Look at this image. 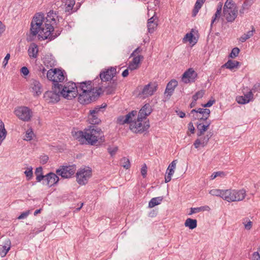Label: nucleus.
Wrapping results in <instances>:
<instances>
[{
    "mask_svg": "<svg viewBox=\"0 0 260 260\" xmlns=\"http://www.w3.org/2000/svg\"><path fill=\"white\" fill-rule=\"evenodd\" d=\"M206 208H209L208 206H203L198 208H191L190 209V214L199 212L202 210L206 209Z\"/></svg>",
    "mask_w": 260,
    "mask_h": 260,
    "instance_id": "obj_47",
    "label": "nucleus"
},
{
    "mask_svg": "<svg viewBox=\"0 0 260 260\" xmlns=\"http://www.w3.org/2000/svg\"><path fill=\"white\" fill-rule=\"evenodd\" d=\"M166 173L167 174V175H166L165 176V182L168 183V182H170L171 180L172 176L174 173V169H167Z\"/></svg>",
    "mask_w": 260,
    "mask_h": 260,
    "instance_id": "obj_41",
    "label": "nucleus"
},
{
    "mask_svg": "<svg viewBox=\"0 0 260 260\" xmlns=\"http://www.w3.org/2000/svg\"><path fill=\"white\" fill-rule=\"evenodd\" d=\"M60 32L61 31L58 30L54 31L52 24L46 23L45 27H42V30L39 34V39L52 40L58 37Z\"/></svg>",
    "mask_w": 260,
    "mask_h": 260,
    "instance_id": "obj_6",
    "label": "nucleus"
},
{
    "mask_svg": "<svg viewBox=\"0 0 260 260\" xmlns=\"http://www.w3.org/2000/svg\"><path fill=\"white\" fill-rule=\"evenodd\" d=\"M101 108L96 107L93 110H90L88 115V121L89 123L92 124H97L101 122V119L99 118V113Z\"/></svg>",
    "mask_w": 260,
    "mask_h": 260,
    "instance_id": "obj_18",
    "label": "nucleus"
},
{
    "mask_svg": "<svg viewBox=\"0 0 260 260\" xmlns=\"http://www.w3.org/2000/svg\"><path fill=\"white\" fill-rule=\"evenodd\" d=\"M147 168L146 165L145 164H144L143 165V166L142 167L141 170V173L142 176L143 177V178H145L147 175Z\"/></svg>",
    "mask_w": 260,
    "mask_h": 260,
    "instance_id": "obj_60",
    "label": "nucleus"
},
{
    "mask_svg": "<svg viewBox=\"0 0 260 260\" xmlns=\"http://www.w3.org/2000/svg\"><path fill=\"white\" fill-rule=\"evenodd\" d=\"M39 69L38 70H39V73H38V75L41 78H42V79L45 78L46 77H47V73H46V70L42 65L39 66Z\"/></svg>",
    "mask_w": 260,
    "mask_h": 260,
    "instance_id": "obj_44",
    "label": "nucleus"
},
{
    "mask_svg": "<svg viewBox=\"0 0 260 260\" xmlns=\"http://www.w3.org/2000/svg\"><path fill=\"white\" fill-rule=\"evenodd\" d=\"M240 64V62L236 60H229L223 66L226 68L233 70L235 68H237Z\"/></svg>",
    "mask_w": 260,
    "mask_h": 260,
    "instance_id": "obj_32",
    "label": "nucleus"
},
{
    "mask_svg": "<svg viewBox=\"0 0 260 260\" xmlns=\"http://www.w3.org/2000/svg\"><path fill=\"white\" fill-rule=\"evenodd\" d=\"M256 0H245L243 4L245 6L250 9Z\"/></svg>",
    "mask_w": 260,
    "mask_h": 260,
    "instance_id": "obj_57",
    "label": "nucleus"
},
{
    "mask_svg": "<svg viewBox=\"0 0 260 260\" xmlns=\"http://www.w3.org/2000/svg\"><path fill=\"white\" fill-rule=\"evenodd\" d=\"M77 88L74 82H69L63 86H53L52 91H48L45 92V97L50 99V102H57L59 100V97L62 95L68 100H72L77 96Z\"/></svg>",
    "mask_w": 260,
    "mask_h": 260,
    "instance_id": "obj_1",
    "label": "nucleus"
},
{
    "mask_svg": "<svg viewBox=\"0 0 260 260\" xmlns=\"http://www.w3.org/2000/svg\"><path fill=\"white\" fill-rule=\"evenodd\" d=\"M242 223L243 224L245 228H251L254 225L253 222L248 217H246L243 219Z\"/></svg>",
    "mask_w": 260,
    "mask_h": 260,
    "instance_id": "obj_43",
    "label": "nucleus"
},
{
    "mask_svg": "<svg viewBox=\"0 0 260 260\" xmlns=\"http://www.w3.org/2000/svg\"><path fill=\"white\" fill-rule=\"evenodd\" d=\"M252 90V92H260V83H255L252 88L250 90Z\"/></svg>",
    "mask_w": 260,
    "mask_h": 260,
    "instance_id": "obj_55",
    "label": "nucleus"
},
{
    "mask_svg": "<svg viewBox=\"0 0 260 260\" xmlns=\"http://www.w3.org/2000/svg\"><path fill=\"white\" fill-rule=\"evenodd\" d=\"M213 136L212 132H208L207 134L196 140L193 143V145L196 148H198L200 146L204 147L206 146L209 142V139Z\"/></svg>",
    "mask_w": 260,
    "mask_h": 260,
    "instance_id": "obj_16",
    "label": "nucleus"
},
{
    "mask_svg": "<svg viewBox=\"0 0 260 260\" xmlns=\"http://www.w3.org/2000/svg\"><path fill=\"white\" fill-rule=\"evenodd\" d=\"M103 92V87H99L96 91L89 92H79L78 101L82 104H88L92 101L94 100L96 96H99Z\"/></svg>",
    "mask_w": 260,
    "mask_h": 260,
    "instance_id": "obj_5",
    "label": "nucleus"
},
{
    "mask_svg": "<svg viewBox=\"0 0 260 260\" xmlns=\"http://www.w3.org/2000/svg\"><path fill=\"white\" fill-rule=\"evenodd\" d=\"M28 53L30 58H37L38 53V46L35 43L31 44L28 50Z\"/></svg>",
    "mask_w": 260,
    "mask_h": 260,
    "instance_id": "obj_27",
    "label": "nucleus"
},
{
    "mask_svg": "<svg viewBox=\"0 0 260 260\" xmlns=\"http://www.w3.org/2000/svg\"><path fill=\"white\" fill-rule=\"evenodd\" d=\"M234 191L232 189L223 190L222 193V199L229 202H233Z\"/></svg>",
    "mask_w": 260,
    "mask_h": 260,
    "instance_id": "obj_28",
    "label": "nucleus"
},
{
    "mask_svg": "<svg viewBox=\"0 0 260 260\" xmlns=\"http://www.w3.org/2000/svg\"><path fill=\"white\" fill-rule=\"evenodd\" d=\"M11 247V241L9 239H6L4 242L2 249H1V255L2 257H5Z\"/></svg>",
    "mask_w": 260,
    "mask_h": 260,
    "instance_id": "obj_25",
    "label": "nucleus"
},
{
    "mask_svg": "<svg viewBox=\"0 0 260 260\" xmlns=\"http://www.w3.org/2000/svg\"><path fill=\"white\" fill-rule=\"evenodd\" d=\"M46 181V184L49 186H52L55 184L59 181L58 177L53 173H50L45 175Z\"/></svg>",
    "mask_w": 260,
    "mask_h": 260,
    "instance_id": "obj_22",
    "label": "nucleus"
},
{
    "mask_svg": "<svg viewBox=\"0 0 260 260\" xmlns=\"http://www.w3.org/2000/svg\"><path fill=\"white\" fill-rule=\"evenodd\" d=\"M24 174L27 180H30L32 177V168L30 167L29 168H28L27 170L24 172Z\"/></svg>",
    "mask_w": 260,
    "mask_h": 260,
    "instance_id": "obj_52",
    "label": "nucleus"
},
{
    "mask_svg": "<svg viewBox=\"0 0 260 260\" xmlns=\"http://www.w3.org/2000/svg\"><path fill=\"white\" fill-rule=\"evenodd\" d=\"M75 5V0H62V6L64 11L69 14L76 12L78 9V7L74 8Z\"/></svg>",
    "mask_w": 260,
    "mask_h": 260,
    "instance_id": "obj_19",
    "label": "nucleus"
},
{
    "mask_svg": "<svg viewBox=\"0 0 260 260\" xmlns=\"http://www.w3.org/2000/svg\"><path fill=\"white\" fill-rule=\"evenodd\" d=\"M75 137L80 143H83L85 140L91 145H101L105 141L103 132L101 128L95 126H90L84 132H77Z\"/></svg>",
    "mask_w": 260,
    "mask_h": 260,
    "instance_id": "obj_2",
    "label": "nucleus"
},
{
    "mask_svg": "<svg viewBox=\"0 0 260 260\" xmlns=\"http://www.w3.org/2000/svg\"><path fill=\"white\" fill-rule=\"evenodd\" d=\"M30 89L34 95H39L42 92L41 84L39 81L32 79L30 81Z\"/></svg>",
    "mask_w": 260,
    "mask_h": 260,
    "instance_id": "obj_17",
    "label": "nucleus"
},
{
    "mask_svg": "<svg viewBox=\"0 0 260 260\" xmlns=\"http://www.w3.org/2000/svg\"><path fill=\"white\" fill-rule=\"evenodd\" d=\"M223 190L213 189L209 191V193L212 196L220 197L222 198V193Z\"/></svg>",
    "mask_w": 260,
    "mask_h": 260,
    "instance_id": "obj_42",
    "label": "nucleus"
},
{
    "mask_svg": "<svg viewBox=\"0 0 260 260\" xmlns=\"http://www.w3.org/2000/svg\"><path fill=\"white\" fill-rule=\"evenodd\" d=\"M239 52H240V49L238 47L234 48L232 49V50L229 55L230 57L232 58H235L236 57L238 56V55L239 53Z\"/></svg>",
    "mask_w": 260,
    "mask_h": 260,
    "instance_id": "obj_49",
    "label": "nucleus"
},
{
    "mask_svg": "<svg viewBox=\"0 0 260 260\" xmlns=\"http://www.w3.org/2000/svg\"><path fill=\"white\" fill-rule=\"evenodd\" d=\"M124 118L125 117L123 116H119L117 118V123L120 124H124L125 123H126V122H125Z\"/></svg>",
    "mask_w": 260,
    "mask_h": 260,
    "instance_id": "obj_63",
    "label": "nucleus"
},
{
    "mask_svg": "<svg viewBox=\"0 0 260 260\" xmlns=\"http://www.w3.org/2000/svg\"><path fill=\"white\" fill-rule=\"evenodd\" d=\"M34 133L31 129L28 130L25 134L24 140L26 141H29L32 139Z\"/></svg>",
    "mask_w": 260,
    "mask_h": 260,
    "instance_id": "obj_51",
    "label": "nucleus"
},
{
    "mask_svg": "<svg viewBox=\"0 0 260 260\" xmlns=\"http://www.w3.org/2000/svg\"><path fill=\"white\" fill-rule=\"evenodd\" d=\"M150 126L148 120H144V118H140L138 116L137 121L131 122L129 125L130 129L135 133H142L147 131Z\"/></svg>",
    "mask_w": 260,
    "mask_h": 260,
    "instance_id": "obj_8",
    "label": "nucleus"
},
{
    "mask_svg": "<svg viewBox=\"0 0 260 260\" xmlns=\"http://www.w3.org/2000/svg\"><path fill=\"white\" fill-rule=\"evenodd\" d=\"M137 112L136 111H132L128 113L124 116L125 122L126 123H129L134 121L133 120V118L137 115Z\"/></svg>",
    "mask_w": 260,
    "mask_h": 260,
    "instance_id": "obj_37",
    "label": "nucleus"
},
{
    "mask_svg": "<svg viewBox=\"0 0 260 260\" xmlns=\"http://www.w3.org/2000/svg\"><path fill=\"white\" fill-rule=\"evenodd\" d=\"M47 78L53 82V86H63L59 82H62L64 79L63 71L57 69H50L47 72Z\"/></svg>",
    "mask_w": 260,
    "mask_h": 260,
    "instance_id": "obj_7",
    "label": "nucleus"
},
{
    "mask_svg": "<svg viewBox=\"0 0 260 260\" xmlns=\"http://www.w3.org/2000/svg\"><path fill=\"white\" fill-rule=\"evenodd\" d=\"M118 150V147H114L113 148L112 147H109L108 148V152L110 154V155L112 156L115 154L116 152Z\"/></svg>",
    "mask_w": 260,
    "mask_h": 260,
    "instance_id": "obj_56",
    "label": "nucleus"
},
{
    "mask_svg": "<svg viewBox=\"0 0 260 260\" xmlns=\"http://www.w3.org/2000/svg\"><path fill=\"white\" fill-rule=\"evenodd\" d=\"M206 0H197L192 11V16L194 17L199 12Z\"/></svg>",
    "mask_w": 260,
    "mask_h": 260,
    "instance_id": "obj_34",
    "label": "nucleus"
},
{
    "mask_svg": "<svg viewBox=\"0 0 260 260\" xmlns=\"http://www.w3.org/2000/svg\"><path fill=\"white\" fill-rule=\"evenodd\" d=\"M157 88L156 83L150 82L144 86L140 94L143 95L144 98L151 96L156 91Z\"/></svg>",
    "mask_w": 260,
    "mask_h": 260,
    "instance_id": "obj_14",
    "label": "nucleus"
},
{
    "mask_svg": "<svg viewBox=\"0 0 260 260\" xmlns=\"http://www.w3.org/2000/svg\"><path fill=\"white\" fill-rule=\"evenodd\" d=\"M184 225L188 228H196L197 220L194 219L187 218L184 223Z\"/></svg>",
    "mask_w": 260,
    "mask_h": 260,
    "instance_id": "obj_38",
    "label": "nucleus"
},
{
    "mask_svg": "<svg viewBox=\"0 0 260 260\" xmlns=\"http://www.w3.org/2000/svg\"><path fill=\"white\" fill-rule=\"evenodd\" d=\"M116 75V69L114 67H110L107 69L102 70L99 76L101 82H102L111 81Z\"/></svg>",
    "mask_w": 260,
    "mask_h": 260,
    "instance_id": "obj_12",
    "label": "nucleus"
},
{
    "mask_svg": "<svg viewBox=\"0 0 260 260\" xmlns=\"http://www.w3.org/2000/svg\"><path fill=\"white\" fill-rule=\"evenodd\" d=\"M133 57L134 58L131 62L137 65H139L141 61L144 59V57L142 55L134 56Z\"/></svg>",
    "mask_w": 260,
    "mask_h": 260,
    "instance_id": "obj_46",
    "label": "nucleus"
},
{
    "mask_svg": "<svg viewBox=\"0 0 260 260\" xmlns=\"http://www.w3.org/2000/svg\"><path fill=\"white\" fill-rule=\"evenodd\" d=\"M7 134V132L4 127V124L2 121H0V139H2V141L3 140Z\"/></svg>",
    "mask_w": 260,
    "mask_h": 260,
    "instance_id": "obj_40",
    "label": "nucleus"
},
{
    "mask_svg": "<svg viewBox=\"0 0 260 260\" xmlns=\"http://www.w3.org/2000/svg\"><path fill=\"white\" fill-rule=\"evenodd\" d=\"M202 116H203L205 119H207L209 117L210 114V111L208 109L199 108L197 110Z\"/></svg>",
    "mask_w": 260,
    "mask_h": 260,
    "instance_id": "obj_39",
    "label": "nucleus"
},
{
    "mask_svg": "<svg viewBox=\"0 0 260 260\" xmlns=\"http://www.w3.org/2000/svg\"><path fill=\"white\" fill-rule=\"evenodd\" d=\"M21 73L24 76H26L29 73V70L26 67H22L20 70Z\"/></svg>",
    "mask_w": 260,
    "mask_h": 260,
    "instance_id": "obj_64",
    "label": "nucleus"
},
{
    "mask_svg": "<svg viewBox=\"0 0 260 260\" xmlns=\"http://www.w3.org/2000/svg\"><path fill=\"white\" fill-rule=\"evenodd\" d=\"M163 198L162 197H158L152 198L149 202V207L153 208L154 206L160 204L162 201Z\"/></svg>",
    "mask_w": 260,
    "mask_h": 260,
    "instance_id": "obj_36",
    "label": "nucleus"
},
{
    "mask_svg": "<svg viewBox=\"0 0 260 260\" xmlns=\"http://www.w3.org/2000/svg\"><path fill=\"white\" fill-rule=\"evenodd\" d=\"M49 59H51L49 57H48V58H45V60H44V63L47 66H50V67H52L53 66H54V60H52V61H50V62H48L49 61Z\"/></svg>",
    "mask_w": 260,
    "mask_h": 260,
    "instance_id": "obj_61",
    "label": "nucleus"
},
{
    "mask_svg": "<svg viewBox=\"0 0 260 260\" xmlns=\"http://www.w3.org/2000/svg\"><path fill=\"white\" fill-rule=\"evenodd\" d=\"M204 94H205V90H200V91L197 92L196 93V94L192 96V99H193V101H197L198 99L202 98Z\"/></svg>",
    "mask_w": 260,
    "mask_h": 260,
    "instance_id": "obj_48",
    "label": "nucleus"
},
{
    "mask_svg": "<svg viewBox=\"0 0 260 260\" xmlns=\"http://www.w3.org/2000/svg\"><path fill=\"white\" fill-rule=\"evenodd\" d=\"M197 76V73L192 68L188 69L186 71L182 77V80L184 83H188L194 81Z\"/></svg>",
    "mask_w": 260,
    "mask_h": 260,
    "instance_id": "obj_15",
    "label": "nucleus"
},
{
    "mask_svg": "<svg viewBox=\"0 0 260 260\" xmlns=\"http://www.w3.org/2000/svg\"><path fill=\"white\" fill-rule=\"evenodd\" d=\"M92 170L88 167L81 168L76 173L77 181L80 185H85L91 177Z\"/></svg>",
    "mask_w": 260,
    "mask_h": 260,
    "instance_id": "obj_9",
    "label": "nucleus"
},
{
    "mask_svg": "<svg viewBox=\"0 0 260 260\" xmlns=\"http://www.w3.org/2000/svg\"><path fill=\"white\" fill-rule=\"evenodd\" d=\"M57 18V16L56 14L53 11H50L48 13L47 16L46 17L45 24H51L53 26L54 24L56 23Z\"/></svg>",
    "mask_w": 260,
    "mask_h": 260,
    "instance_id": "obj_26",
    "label": "nucleus"
},
{
    "mask_svg": "<svg viewBox=\"0 0 260 260\" xmlns=\"http://www.w3.org/2000/svg\"><path fill=\"white\" fill-rule=\"evenodd\" d=\"M221 11L216 10V11L211 21V27H212L213 24L215 22L216 19H219L221 16Z\"/></svg>",
    "mask_w": 260,
    "mask_h": 260,
    "instance_id": "obj_50",
    "label": "nucleus"
},
{
    "mask_svg": "<svg viewBox=\"0 0 260 260\" xmlns=\"http://www.w3.org/2000/svg\"><path fill=\"white\" fill-rule=\"evenodd\" d=\"M117 82L113 80L112 83H110L109 85L105 87V90L107 94H110L113 93L117 87Z\"/></svg>",
    "mask_w": 260,
    "mask_h": 260,
    "instance_id": "obj_33",
    "label": "nucleus"
},
{
    "mask_svg": "<svg viewBox=\"0 0 260 260\" xmlns=\"http://www.w3.org/2000/svg\"><path fill=\"white\" fill-rule=\"evenodd\" d=\"M177 85L178 82L175 79L171 80L168 83L165 92L167 96H170L172 95Z\"/></svg>",
    "mask_w": 260,
    "mask_h": 260,
    "instance_id": "obj_23",
    "label": "nucleus"
},
{
    "mask_svg": "<svg viewBox=\"0 0 260 260\" xmlns=\"http://www.w3.org/2000/svg\"><path fill=\"white\" fill-rule=\"evenodd\" d=\"M14 112L20 119L24 121H29L32 116L31 111L26 107H18Z\"/></svg>",
    "mask_w": 260,
    "mask_h": 260,
    "instance_id": "obj_11",
    "label": "nucleus"
},
{
    "mask_svg": "<svg viewBox=\"0 0 260 260\" xmlns=\"http://www.w3.org/2000/svg\"><path fill=\"white\" fill-rule=\"evenodd\" d=\"M121 163L122 164V167L126 169H129L131 166L129 159L126 157H123L122 158Z\"/></svg>",
    "mask_w": 260,
    "mask_h": 260,
    "instance_id": "obj_45",
    "label": "nucleus"
},
{
    "mask_svg": "<svg viewBox=\"0 0 260 260\" xmlns=\"http://www.w3.org/2000/svg\"><path fill=\"white\" fill-rule=\"evenodd\" d=\"M193 34L191 32L187 33L185 35L183 38L184 41H188L190 43L192 42Z\"/></svg>",
    "mask_w": 260,
    "mask_h": 260,
    "instance_id": "obj_53",
    "label": "nucleus"
},
{
    "mask_svg": "<svg viewBox=\"0 0 260 260\" xmlns=\"http://www.w3.org/2000/svg\"><path fill=\"white\" fill-rule=\"evenodd\" d=\"M29 213H30L29 210L26 211L22 213L18 217V219H24L27 217V216L29 214Z\"/></svg>",
    "mask_w": 260,
    "mask_h": 260,
    "instance_id": "obj_59",
    "label": "nucleus"
},
{
    "mask_svg": "<svg viewBox=\"0 0 260 260\" xmlns=\"http://www.w3.org/2000/svg\"><path fill=\"white\" fill-rule=\"evenodd\" d=\"M76 167L75 165H71L68 166H60L59 169H57L56 173L57 175L61 176L64 178H69L71 177L75 173Z\"/></svg>",
    "mask_w": 260,
    "mask_h": 260,
    "instance_id": "obj_10",
    "label": "nucleus"
},
{
    "mask_svg": "<svg viewBox=\"0 0 260 260\" xmlns=\"http://www.w3.org/2000/svg\"><path fill=\"white\" fill-rule=\"evenodd\" d=\"M197 136L198 137L202 136L206 131L208 129V125H205L202 123H197Z\"/></svg>",
    "mask_w": 260,
    "mask_h": 260,
    "instance_id": "obj_35",
    "label": "nucleus"
},
{
    "mask_svg": "<svg viewBox=\"0 0 260 260\" xmlns=\"http://www.w3.org/2000/svg\"><path fill=\"white\" fill-rule=\"evenodd\" d=\"M189 116L191 117V120H195L198 119L205 121L207 120L205 119L203 116L201 115V114L198 113L196 109H192L189 114Z\"/></svg>",
    "mask_w": 260,
    "mask_h": 260,
    "instance_id": "obj_31",
    "label": "nucleus"
},
{
    "mask_svg": "<svg viewBox=\"0 0 260 260\" xmlns=\"http://www.w3.org/2000/svg\"><path fill=\"white\" fill-rule=\"evenodd\" d=\"M252 260H260V255L258 251L253 253L252 255Z\"/></svg>",
    "mask_w": 260,
    "mask_h": 260,
    "instance_id": "obj_62",
    "label": "nucleus"
},
{
    "mask_svg": "<svg viewBox=\"0 0 260 260\" xmlns=\"http://www.w3.org/2000/svg\"><path fill=\"white\" fill-rule=\"evenodd\" d=\"M152 108L149 104H146L144 106L140 109L138 116H140V118H144V120H148L147 116L149 115L152 112Z\"/></svg>",
    "mask_w": 260,
    "mask_h": 260,
    "instance_id": "obj_21",
    "label": "nucleus"
},
{
    "mask_svg": "<svg viewBox=\"0 0 260 260\" xmlns=\"http://www.w3.org/2000/svg\"><path fill=\"white\" fill-rule=\"evenodd\" d=\"M249 9L243 4L242 7L239 10V14L241 16H243L246 11H247Z\"/></svg>",
    "mask_w": 260,
    "mask_h": 260,
    "instance_id": "obj_54",
    "label": "nucleus"
},
{
    "mask_svg": "<svg viewBox=\"0 0 260 260\" xmlns=\"http://www.w3.org/2000/svg\"><path fill=\"white\" fill-rule=\"evenodd\" d=\"M157 26V22L155 21L154 16L148 20L147 27L149 33H153Z\"/></svg>",
    "mask_w": 260,
    "mask_h": 260,
    "instance_id": "obj_29",
    "label": "nucleus"
},
{
    "mask_svg": "<svg viewBox=\"0 0 260 260\" xmlns=\"http://www.w3.org/2000/svg\"><path fill=\"white\" fill-rule=\"evenodd\" d=\"M253 100V94L252 90H250L244 96H238L236 98V101L240 104H246Z\"/></svg>",
    "mask_w": 260,
    "mask_h": 260,
    "instance_id": "obj_20",
    "label": "nucleus"
},
{
    "mask_svg": "<svg viewBox=\"0 0 260 260\" xmlns=\"http://www.w3.org/2000/svg\"><path fill=\"white\" fill-rule=\"evenodd\" d=\"M223 14L228 22L235 21L238 15V9L233 0H226L223 6Z\"/></svg>",
    "mask_w": 260,
    "mask_h": 260,
    "instance_id": "obj_3",
    "label": "nucleus"
},
{
    "mask_svg": "<svg viewBox=\"0 0 260 260\" xmlns=\"http://www.w3.org/2000/svg\"><path fill=\"white\" fill-rule=\"evenodd\" d=\"M44 20V15L42 13H38L34 16L30 29V35L32 37L36 36L37 35H39L42 27H45V23L43 24Z\"/></svg>",
    "mask_w": 260,
    "mask_h": 260,
    "instance_id": "obj_4",
    "label": "nucleus"
},
{
    "mask_svg": "<svg viewBox=\"0 0 260 260\" xmlns=\"http://www.w3.org/2000/svg\"><path fill=\"white\" fill-rule=\"evenodd\" d=\"M139 68V65H137L136 64H134L133 63L129 62V65L128 67V69L130 71H134L138 69Z\"/></svg>",
    "mask_w": 260,
    "mask_h": 260,
    "instance_id": "obj_58",
    "label": "nucleus"
},
{
    "mask_svg": "<svg viewBox=\"0 0 260 260\" xmlns=\"http://www.w3.org/2000/svg\"><path fill=\"white\" fill-rule=\"evenodd\" d=\"M255 31V29L253 26H251V30L247 32L246 34H244L239 38V41L242 43L245 42L247 40L252 37Z\"/></svg>",
    "mask_w": 260,
    "mask_h": 260,
    "instance_id": "obj_30",
    "label": "nucleus"
},
{
    "mask_svg": "<svg viewBox=\"0 0 260 260\" xmlns=\"http://www.w3.org/2000/svg\"><path fill=\"white\" fill-rule=\"evenodd\" d=\"M233 202H238L242 201L246 196V191L244 189L233 190Z\"/></svg>",
    "mask_w": 260,
    "mask_h": 260,
    "instance_id": "obj_24",
    "label": "nucleus"
},
{
    "mask_svg": "<svg viewBox=\"0 0 260 260\" xmlns=\"http://www.w3.org/2000/svg\"><path fill=\"white\" fill-rule=\"evenodd\" d=\"M74 83L76 84V83ZM77 84H79V85L77 86L76 85V88H77V91L76 93L77 95L79 92H89L88 93H90L91 91H96V89H97L93 87L92 82L91 81L82 82L80 83H77Z\"/></svg>",
    "mask_w": 260,
    "mask_h": 260,
    "instance_id": "obj_13",
    "label": "nucleus"
}]
</instances>
